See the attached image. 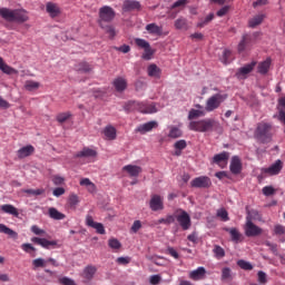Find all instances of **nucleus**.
<instances>
[{
    "label": "nucleus",
    "instance_id": "338daca9",
    "mask_svg": "<svg viewBox=\"0 0 285 285\" xmlns=\"http://www.w3.org/2000/svg\"><path fill=\"white\" fill-rule=\"evenodd\" d=\"M77 204H79V196L72 194L69 197V205L70 206H77Z\"/></svg>",
    "mask_w": 285,
    "mask_h": 285
},
{
    "label": "nucleus",
    "instance_id": "c85d7f7f",
    "mask_svg": "<svg viewBox=\"0 0 285 285\" xmlns=\"http://www.w3.org/2000/svg\"><path fill=\"white\" fill-rule=\"evenodd\" d=\"M146 30L149 35H156L157 37H161V35L164 33V29L157 26V23L147 24Z\"/></svg>",
    "mask_w": 285,
    "mask_h": 285
},
{
    "label": "nucleus",
    "instance_id": "1a4fd4ad",
    "mask_svg": "<svg viewBox=\"0 0 285 285\" xmlns=\"http://www.w3.org/2000/svg\"><path fill=\"white\" fill-rule=\"evenodd\" d=\"M31 242L33 244H37V246L46 248L47 250H50V248H57L58 246L57 240H48L47 238L32 237Z\"/></svg>",
    "mask_w": 285,
    "mask_h": 285
},
{
    "label": "nucleus",
    "instance_id": "0eeeda50",
    "mask_svg": "<svg viewBox=\"0 0 285 285\" xmlns=\"http://www.w3.org/2000/svg\"><path fill=\"white\" fill-rule=\"evenodd\" d=\"M191 188H210L213 186V181L208 176L196 177L190 183Z\"/></svg>",
    "mask_w": 285,
    "mask_h": 285
},
{
    "label": "nucleus",
    "instance_id": "ddd939ff",
    "mask_svg": "<svg viewBox=\"0 0 285 285\" xmlns=\"http://www.w3.org/2000/svg\"><path fill=\"white\" fill-rule=\"evenodd\" d=\"M46 12L51 19H57L61 14V7L55 2H47Z\"/></svg>",
    "mask_w": 285,
    "mask_h": 285
},
{
    "label": "nucleus",
    "instance_id": "f257e3e1",
    "mask_svg": "<svg viewBox=\"0 0 285 285\" xmlns=\"http://www.w3.org/2000/svg\"><path fill=\"white\" fill-rule=\"evenodd\" d=\"M0 17L4 19V21L16 22V23H26L29 21L30 17L24 9H8L0 8Z\"/></svg>",
    "mask_w": 285,
    "mask_h": 285
},
{
    "label": "nucleus",
    "instance_id": "f03ea898",
    "mask_svg": "<svg viewBox=\"0 0 285 285\" xmlns=\"http://www.w3.org/2000/svg\"><path fill=\"white\" fill-rule=\"evenodd\" d=\"M255 138L261 141V144H271L273 135H275V128L271 122H258L255 130Z\"/></svg>",
    "mask_w": 285,
    "mask_h": 285
},
{
    "label": "nucleus",
    "instance_id": "052dcab7",
    "mask_svg": "<svg viewBox=\"0 0 285 285\" xmlns=\"http://www.w3.org/2000/svg\"><path fill=\"white\" fill-rule=\"evenodd\" d=\"M230 55H233V52L228 49H225L224 52H223V58H222V61L223 63H230Z\"/></svg>",
    "mask_w": 285,
    "mask_h": 285
},
{
    "label": "nucleus",
    "instance_id": "69168bd1",
    "mask_svg": "<svg viewBox=\"0 0 285 285\" xmlns=\"http://www.w3.org/2000/svg\"><path fill=\"white\" fill-rule=\"evenodd\" d=\"M140 229H141V220H135L130 228L131 233H139Z\"/></svg>",
    "mask_w": 285,
    "mask_h": 285
},
{
    "label": "nucleus",
    "instance_id": "b1692460",
    "mask_svg": "<svg viewBox=\"0 0 285 285\" xmlns=\"http://www.w3.org/2000/svg\"><path fill=\"white\" fill-rule=\"evenodd\" d=\"M147 75L148 77H154L155 79L161 78V69L158 68L157 65L151 63L147 67Z\"/></svg>",
    "mask_w": 285,
    "mask_h": 285
},
{
    "label": "nucleus",
    "instance_id": "ea45409f",
    "mask_svg": "<svg viewBox=\"0 0 285 285\" xmlns=\"http://www.w3.org/2000/svg\"><path fill=\"white\" fill-rule=\"evenodd\" d=\"M175 28L176 30H188V20L186 18H178L175 21Z\"/></svg>",
    "mask_w": 285,
    "mask_h": 285
},
{
    "label": "nucleus",
    "instance_id": "a18cd8bd",
    "mask_svg": "<svg viewBox=\"0 0 285 285\" xmlns=\"http://www.w3.org/2000/svg\"><path fill=\"white\" fill-rule=\"evenodd\" d=\"M72 117V114L70 111L58 114L56 117V120L58 124H66L68 119Z\"/></svg>",
    "mask_w": 285,
    "mask_h": 285
},
{
    "label": "nucleus",
    "instance_id": "09e8293b",
    "mask_svg": "<svg viewBox=\"0 0 285 285\" xmlns=\"http://www.w3.org/2000/svg\"><path fill=\"white\" fill-rule=\"evenodd\" d=\"M47 265H48V261L43 258H36L32 261L33 268H46Z\"/></svg>",
    "mask_w": 285,
    "mask_h": 285
},
{
    "label": "nucleus",
    "instance_id": "864d4df0",
    "mask_svg": "<svg viewBox=\"0 0 285 285\" xmlns=\"http://www.w3.org/2000/svg\"><path fill=\"white\" fill-rule=\"evenodd\" d=\"M135 43L136 46H138V48H142L144 50L148 47H150V42L149 41H146L141 38H136L135 39Z\"/></svg>",
    "mask_w": 285,
    "mask_h": 285
},
{
    "label": "nucleus",
    "instance_id": "e433bc0d",
    "mask_svg": "<svg viewBox=\"0 0 285 285\" xmlns=\"http://www.w3.org/2000/svg\"><path fill=\"white\" fill-rule=\"evenodd\" d=\"M80 186H85L88 193H95V190H97V186L89 178H82L80 180Z\"/></svg>",
    "mask_w": 285,
    "mask_h": 285
},
{
    "label": "nucleus",
    "instance_id": "6ab92c4d",
    "mask_svg": "<svg viewBox=\"0 0 285 285\" xmlns=\"http://www.w3.org/2000/svg\"><path fill=\"white\" fill-rule=\"evenodd\" d=\"M282 168H284V164L278 159L268 168L263 169V173H266L267 175H279Z\"/></svg>",
    "mask_w": 285,
    "mask_h": 285
},
{
    "label": "nucleus",
    "instance_id": "2f4dec72",
    "mask_svg": "<svg viewBox=\"0 0 285 285\" xmlns=\"http://www.w3.org/2000/svg\"><path fill=\"white\" fill-rule=\"evenodd\" d=\"M176 220H177V212H175V214L173 215H167L165 218H159L155 224L156 225L164 224L165 226H170V224H175Z\"/></svg>",
    "mask_w": 285,
    "mask_h": 285
},
{
    "label": "nucleus",
    "instance_id": "774afa93",
    "mask_svg": "<svg viewBox=\"0 0 285 285\" xmlns=\"http://www.w3.org/2000/svg\"><path fill=\"white\" fill-rule=\"evenodd\" d=\"M275 235H285V227L283 225H276L274 227Z\"/></svg>",
    "mask_w": 285,
    "mask_h": 285
},
{
    "label": "nucleus",
    "instance_id": "423d86ee",
    "mask_svg": "<svg viewBox=\"0 0 285 285\" xmlns=\"http://www.w3.org/2000/svg\"><path fill=\"white\" fill-rule=\"evenodd\" d=\"M176 222L180 226L181 230H190V226H193L190 214L184 209L176 210Z\"/></svg>",
    "mask_w": 285,
    "mask_h": 285
},
{
    "label": "nucleus",
    "instance_id": "473e14b6",
    "mask_svg": "<svg viewBox=\"0 0 285 285\" xmlns=\"http://www.w3.org/2000/svg\"><path fill=\"white\" fill-rule=\"evenodd\" d=\"M226 233H229L232 237V242H235V244H239L242 242V233L237 228H225Z\"/></svg>",
    "mask_w": 285,
    "mask_h": 285
},
{
    "label": "nucleus",
    "instance_id": "412c9836",
    "mask_svg": "<svg viewBox=\"0 0 285 285\" xmlns=\"http://www.w3.org/2000/svg\"><path fill=\"white\" fill-rule=\"evenodd\" d=\"M142 115H154V112H157V105L154 102L147 104V102H140V111Z\"/></svg>",
    "mask_w": 285,
    "mask_h": 285
},
{
    "label": "nucleus",
    "instance_id": "9d476101",
    "mask_svg": "<svg viewBox=\"0 0 285 285\" xmlns=\"http://www.w3.org/2000/svg\"><path fill=\"white\" fill-rule=\"evenodd\" d=\"M149 208L157 213V210H164V198L159 195H153L149 200Z\"/></svg>",
    "mask_w": 285,
    "mask_h": 285
},
{
    "label": "nucleus",
    "instance_id": "4c0bfd02",
    "mask_svg": "<svg viewBox=\"0 0 285 285\" xmlns=\"http://www.w3.org/2000/svg\"><path fill=\"white\" fill-rule=\"evenodd\" d=\"M76 157H97V151L95 149L85 147L81 151L76 154Z\"/></svg>",
    "mask_w": 285,
    "mask_h": 285
},
{
    "label": "nucleus",
    "instance_id": "c03bdc74",
    "mask_svg": "<svg viewBox=\"0 0 285 285\" xmlns=\"http://www.w3.org/2000/svg\"><path fill=\"white\" fill-rule=\"evenodd\" d=\"M22 250H24V253H28L29 255H31V257H36L37 254H35V252L37 250V248H35V246H32V244L30 243H24L21 245Z\"/></svg>",
    "mask_w": 285,
    "mask_h": 285
},
{
    "label": "nucleus",
    "instance_id": "bf43d9fd",
    "mask_svg": "<svg viewBox=\"0 0 285 285\" xmlns=\"http://www.w3.org/2000/svg\"><path fill=\"white\" fill-rule=\"evenodd\" d=\"M145 52L142 53V59H146L147 61H149V59L153 58V55H155V51H153V48H150V45L148 48L144 49Z\"/></svg>",
    "mask_w": 285,
    "mask_h": 285
},
{
    "label": "nucleus",
    "instance_id": "37998d69",
    "mask_svg": "<svg viewBox=\"0 0 285 285\" xmlns=\"http://www.w3.org/2000/svg\"><path fill=\"white\" fill-rule=\"evenodd\" d=\"M181 135H183L181 129H179L178 127L171 126L169 128L168 137H170V139H179Z\"/></svg>",
    "mask_w": 285,
    "mask_h": 285
},
{
    "label": "nucleus",
    "instance_id": "f704fd0d",
    "mask_svg": "<svg viewBox=\"0 0 285 285\" xmlns=\"http://www.w3.org/2000/svg\"><path fill=\"white\" fill-rule=\"evenodd\" d=\"M95 273H97V267L95 266H87L83 269L82 277L87 279V282H90L95 277Z\"/></svg>",
    "mask_w": 285,
    "mask_h": 285
},
{
    "label": "nucleus",
    "instance_id": "4d7b16f0",
    "mask_svg": "<svg viewBox=\"0 0 285 285\" xmlns=\"http://www.w3.org/2000/svg\"><path fill=\"white\" fill-rule=\"evenodd\" d=\"M24 193L27 195H33V197H38L39 195H43V193H46V189H26Z\"/></svg>",
    "mask_w": 285,
    "mask_h": 285
},
{
    "label": "nucleus",
    "instance_id": "6e6d98bb",
    "mask_svg": "<svg viewBox=\"0 0 285 285\" xmlns=\"http://www.w3.org/2000/svg\"><path fill=\"white\" fill-rule=\"evenodd\" d=\"M77 70L80 72H90L92 70V67L88 62H80L77 67Z\"/></svg>",
    "mask_w": 285,
    "mask_h": 285
},
{
    "label": "nucleus",
    "instance_id": "a878e982",
    "mask_svg": "<svg viewBox=\"0 0 285 285\" xmlns=\"http://www.w3.org/2000/svg\"><path fill=\"white\" fill-rule=\"evenodd\" d=\"M35 153V147L32 145L24 146L18 150L19 159H26V157H30Z\"/></svg>",
    "mask_w": 285,
    "mask_h": 285
},
{
    "label": "nucleus",
    "instance_id": "7c9ffc66",
    "mask_svg": "<svg viewBox=\"0 0 285 285\" xmlns=\"http://www.w3.org/2000/svg\"><path fill=\"white\" fill-rule=\"evenodd\" d=\"M0 70L2 72H4V75H18L19 71L10 66H8V63H6V61H3V58L0 57Z\"/></svg>",
    "mask_w": 285,
    "mask_h": 285
},
{
    "label": "nucleus",
    "instance_id": "680f3d73",
    "mask_svg": "<svg viewBox=\"0 0 285 285\" xmlns=\"http://www.w3.org/2000/svg\"><path fill=\"white\" fill-rule=\"evenodd\" d=\"M263 195H265V197H271V195H275V188L273 186H265L263 188Z\"/></svg>",
    "mask_w": 285,
    "mask_h": 285
},
{
    "label": "nucleus",
    "instance_id": "79ce46f5",
    "mask_svg": "<svg viewBox=\"0 0 285 285\" xmlns=\"http://www.w3.org/2000/svg\"><path fill=\"white\" fill-rule=\"evenodd\" d=\"M41 85L35 80H27L24 82V89L28 90L29 92H32V90H39V87Z\"/></svg>",
    "mask_w": 285,
    "mask_h": 285
},
{
    "label": "nucleus",
    "instance_id": "f3484780",
    "mask_svg": "<svg viewBox=\"0 0 285 285\" xmlns=\"http://www.w3.org/2000/svg\"><path fill=\"white\" fill-rule=\"evenodd\" d=\"M116 92H124L128 88V80L124 77H117L112 81Z\"/></svg>",
    "mask_w": 285,
    "mask_h": 285
},
{
    "label": "nucleus",
    "instance_id": "58836bf2",
    "mask_svg": "<svg viewBox=\"0 0 285 285\" xmlns=\"http://www.w3.org/2000/svg\"><path fill=\"white\" fill-rule=\"evenodd\" d=\"M0 233H3L4 235H9V237H12L13 239H17V237H19V234H17V232L12 230L4 224H0Z\"/></svg>",
    "mask_w": 285,
    "mask_h": 285
},
{
    "label": "nucleus",
    "instance_id": "39448f33",
    "mask_svg": "<svg viewBox=\"0 0 285 285\" xmlns=\"http://www.w3.org/2000/svg\"><path fill=\"white\" fill-rule=\"evenodd\" d=\"M225 99H228V95L226 94H215L209 97L205 104L206 112H213L224 104Z\"/></svg>",
    "mask_w": 285,
    "mask_h": 285
},
{
    "label": "nucleus",
    "instance_id": "cd10ccee",
    "mask_svg": "<svg viewBox=\"0 0 285 285\" xmlns=\"http://www.w3.org/2000/svg\"><path fill=\"white\" fill-rule=\"evenodd\" d=\"M48 215L50 219H56L57 222H61V219H66V214L57 210L55 207H50L48 209Z\"/></svg>",
    "mask_w": 285,
    "mask_h": 285
},
{
    "label": "nucleus",
    "instance_id": "6e6552de",
    "mask_svg": "<svg viewBox=\"0 0 285 285\" xmlns=\"http://www.w3.org/2000/svg\"><path fill=\"white\" fill-rule=\"evenodd\" d=\"M263 229L262 227L255 225L253 220L247 219L246 225H245V235L246 237H257L262 235Z\"/></svg>",
    "mask_w": 285,
    "mask_h": 285
},
{
    "label": "nucleus",
    "instance_id": "de8ad7c7",
    "mask_svg": "<svg viewBox=\"0 0 285 285\" xmlns=\"http://www.w3.org/2000/svg\"><path fill=\"white\" fill-rule=\"evenodd\" d=\"M222 279H223V282H227L228 279H233V271L229 267H224L222 269Z\"/></svg>",
    "mask_w": 285,
    "mask_h": 285
},
{
    "label": "nucleus",
    "instance_id": "393cba45",
    "mask_svg": "<svg viewBox=\"0 0 285 285\" xmlns=\"http://www.w3.org/2000/svg\"><path fill=\"white\" fill-rule=\"evenodd\" d=\"M273 60L271 58H267L265 61H262L257 66V72L259 75H268V70H271V63Z\"/></svg>",
    "mask_w": 285,
    "mask_h": 285
},
{
    "label": "nucleus",
    "instance_id": "20e7f679",
    "mask_svg": "<svg viewBox=\"0 0 285 285\" xmlns=\"http://www.w3.org/2000/svg\"><path fill=\"white\" fill-rule=\"evenodd\" d=\"M98 17V26L99 28H104L106 23H111V21H115L117 13L112 7L104 6L99 9Z\"/></svg>",
    "mask_w": 285,
    "mask_h": 285
},
{
    "label": "nucleus",
    "instance_id": "49530a36",
    "mask_svg": "<svg viewBox=\"0 0 285 285\" xmlns=\"http://www.w3.org/2000/svg\"><path fill=\"white\" fill-rule=\"evenodd\" d=\"M206 112L203 110H198V109H191L188 114V119L193 120V119H197V117H205Z\"/></svg>",
    "mask_w": 285,
    "mask_h": 285
},
{
    "label": "nucleus",
    "instance_id": "a19ab883",
    "mask_svg": "<svg viewBox=\"0 0 285 285\" xmlns=\"http://www.w3.org/2000/svg\"><path fill=\"white\" fill-rule=\"evenodd\" d=\"M213 253L216 259H224V257H226V250L219 245H214Z\"/></svg>",
    "mask_w": 285,
    "mask_h": 285
},
{
    "label": "nucleus",
    "instance_id": "f8f14e48",
    "mask_svg": "<svg viewBox=\"0 0 285 285\" xmlns=\"http://www.w3.org/2000/svg\"><path fill=\"white\" fill-rule=\"evenodd\" d=\"M232 175H240L243 170L242 158L239 156H233L229 165Z\"/></svg>",
    "mask_w": 285,
    "mask_h": 285
},
{
    "label": "nucleus",
    "instance_id": "4be33fe9",
    "mask_svg": "<svg viewBox=\"0 0 285 285\" xmlns=\"http://www.w3.org/2000/svg\"><path fill=\"white\" fill-rule=\"evenodd\" d=\"M229 157L230 155L228 154V151H223L220 154L215 155L213 161L214 164H217V166H222V164L226 166V164H228Z\"/></svg>",
    "mask_w": 285,
    "mask_h": 285
},
{
    "label": "nucleus",
    "instance_id": "c9c22d12",
    "mask_svg": "<svg viewBox=\"0 0 285 285\" xmlns=\"http://www.w3.org/2000/svg\"><path fill=\"white\" fill-rule=\"evenodd\" d=\"M265 14H257L254 16L252 19H249L248 21V26L249 28H257V26H261V23L264 21L265 19Z\"/></svg>",
    "mask_w": 285,
    "mask_h": 285
},
{
    "label": "nucleus",
    "instance_id": "5701e85b",
    "mask_svg": "<svg viewBox=\"0 0 285 285\" xmlns=\"http://www.w3.org/2000/svg\"><path fill=\"white\" fill-rule=\"evenodd\" d=\"M190 279H194V282H199V279H204L206 277V268L204 267H198L195 271H191L189 273Z\"/></svg>",
    "mask_w": 285,
    "mask_h": 285
},
{
    "label": "nucleus",
    "instance_id": "bb28decb",
    "mask_svg": "<svg viewBox=\"0 0 285 285\" xmlns=\"http://www.w3.org/2000/svg\"><path fill=\"white\" fill-rule=\"evenodd\" d=\"M140 108H141V102L137 100H129L124 105V110H126V112H132V110H138L139 112Z\"/></svg>",
    "mask_w": 285,
    "mask_h": 285
},
{
    "label": "nucleus",
    "instance_id": "c756f323",
    "mask_svg": "<svg viewBox=\"0 0 285 285\" xmlns=\"http://www.w3.org/2000/svg\"><path fill=\"white\" fill-rule=\"evenodd\" d=\"M2 213H6L7 215H12L13 217H19V209L14 207V205L11 204H6L2 205L1 207Z\"/></svg>",
    "mask_w": 285,
    "mask_h": 285
},
{
    "label": "nucleus",
    "instance_id": "3c124183",
    "mask_svg": "<svg viewBox=\"0 0 285 285\" xmlns=\"http://www.w3.org/2000/svg\"><path fill=\"white\" fill-rule=\"evenodd\" d=\"M237 266H239V268H242L243 271H253V265L244 259H239L237 262Z\"/></svg>",
    "mask_w": 285,
    "mask_h": 285
},
{
    "label": "nucleus",
    "instance_id": "8fccbe9b",
    "mask_svg": "<svg viewBox=\"0 0 285 285\" xmlns=\"http://www.w3.org/2000/svg\"><path fill=\"white\" fill-rule=\"evenodd\" d=\"M107 35H109L110 39H115L117 32L115 31V27L110 24H104V27H100Z\"/></svg>",
    "mask_w": 285,
    "mask_h": 285
},
{
    "label": "nucleus",
    "instance_id": "72a5a7b5",
    "mask_svg": "<svg viewBox=\"0 0 285 285\" xmlns=\"http://www.w3.org/2000/svg\"><path fill=\"white\" fill-rule=\"evenodd\" d=\"M104 135L107 139H109V141H112V140L117 139V129L112 126H107L104 129Z\"/></svg>",
    "mask_w": 285,
    "mask_h": 285
},
{
    "label": "nucleus",
    "instance_id": "4468645a",
    "mask_svg": "<svg viewBox=\"0 0 285 285\" xmlns=\"http://www.w3.org/2000/svg\"><path fill=\"white\" fill-rule=\"evenodd\" d=\"M252 43H253V38L250 37V35L245 33L242 37V40L237 47L239 55H242V52H246V50H248V48H250Z\"/></svg>",
    "mask_w": 285,
    "mask_h": 285
},
{
    "label": "nucleus",
    "instance_id": "7ed1b4c3",
    "mask_svg": "<svg viewBox=\"0 0 285 285\" xmlns=\"http://www.w3.org/2000/svg\"><path fill=\"white\" fill-rule=\"evenodd\" d=\"M219 126V122L213 118H206L197 121L189 122V130L195 132H213L215 128Z\"/></svg>",
    "mask_w": 285,
    "mask_h": 285
},
{
    "label": "nucleus",
    "instance_id": "0e129e2a",
    "mask_svg": "<svg viewBox=\"0 0 285 285\" xmlns=\"http://www.w3.org/2000/svg\"><path fill=\"white\" fill-rule=\"evenodd\" d=\"M59 284H61V285H77V283H75V281L72 278H68V277L59 278Z\"/></svg>",
    "mask_w": 285,
    "mask_h": 285
},
{
    "label": "nucleus",
    "instance_id": "e2e57ef3",
    "mask_svg": "<svg viewBox=\"0 0 285 285\" xmlns=\"http://www.w3.org/2000/svg\"><path fill=\"white\" fill-rule=\"evenodd\" d=\"M188 0H177L173 3L171 9L175 10V8H184L185 6H188Z\"/></svg>",
    "mask_w": 285,
    "mask_h": 285
},
{
    "label": "nucleus",
    "instance_id": "dca6fc26",
    "mask_svg": "<svg viewBox=\"0 0 285 285\" xmlns=\"http://www.w3.org/2000/svg\"><path fill=\"white\" fill-rule=\"evenodd\" d=\"M157 126H159V124L155 120H151L149 122L139 125L136 128V132H140V135H146V132H150L153 129L157 128Z\"/></svg>",
    "mask_w": 285,
    "mask_h": 285
},
{
    "label": "nucleus",
    "instance_id": "5fc2aeb1",
    "mask_svg": "<svg viewBox=\"0 0 285 285\" xmlns=\"http://www.w3.org/2000/svg\"><path fill=\"white\" fill-rule=\"evenodd\" d=\"M187 146H188V144H187L186 140H184V139L177 140V141L174 144L175 150H186V147H187Z\"/></svg>",
    "mask_w": 285,
    "mask_h": 285
},
{
    "label": "nucleus",
    "instance_id": "13d9d810",
    "mask_svg": "<svg viewBox=\"0 0 285 285\" xmlns=\"http://www.w3.org/2000/svg\"><path fill=\"white\" fill-rule=\"evenodd\" d=\"M217 217H220L223 222H228L230 219L228 217V212L224 208L217 210Z\"/></svg>",
    "mask_w": 285,
    "mask_h": 285
},
{
    "label": "nucleus",
    "instance_id": "2eb2a0df",
    "mask_svg": "<svg viewBox=\"0 0 285 285\" xmlns=\"http://www.w3.org/2000/svg\"><path fill=\"white\" fill-rule=\"evenodd\" d=\"M257 66V61H252L250 63L245 65L244 67L239 68L236 72V77L238 79H244L246 75H250L254 68Z\"/></svg>",
    "mask_w": 285,
    "mask_h": 285
},
{
    "label": "nucleus",
    "instance_id": "603ef678",
    "mask_svg": "<svg viewBox=\"0 0 285 285\" xmlns=\"http://www.w3.org/2000/svg\"><path fill=\"white\" fill-rule=\"evenodd\" d=\"M108 246L114 250H119V248H121V243L117 238H110L108 240Z\"/></svg>",
    "mask_w": 285,
    "mask_h": 285
},
{
    "label": "nucleus",
    "instance_id": "aec40b11",
    "mask_svg": "<svg viewBox=\"0 0 285 285\" xmlns=\"http://www.w3.org/2000/svg\"><path fill=\"white\" fill-rule=\"evenodd\" d=\"M125 173H128L129 177H139L141 175V167L137 165H127L122 167Z\"/></svg>",
    "mask_w": 285,
    "mask_h": 285
},
{
    "label": "nucleus",
    "instance_id": "9b49d317",
    "mask_svg": "<svg viewBox=\"0 0 285 285\" xmlns=\"http://www.w3.org/2000/svg\"><path fill=\"white\" fill-rule=\"evenodd\" d=\"M86 224L90 228H95V230H96V233H98V235H106V228L104 227V224L96 223L91 215H87Z\"/></svg>",
    "mask_w": 285,
    "mask_h": 285
},
{
    "label": "nucleus",
    "instance_id": "a211bd4d",
    "mask_svg": "<svg viewBox=\"0 0 285 285\" xmlns=\"http://www.w3.org/2000/svg\"><path fill=\"white\" fill-rule=\"evenodd\" d=\"M132 10H141V3L137 0H126L122 3V12H132Z\"/></svg>",
    "mask_w": 285,
    "mask_h": 285
}]
</instances>
